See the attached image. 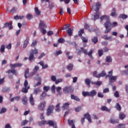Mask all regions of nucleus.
I'll return each mask as SVG.
<instances>
[{
  "mask_svg": "<svg viewBox=\"0 0 128 128\" xmlns=\"http://www.w3.org/2000/svg\"><path fill=\"white\" fill-rule=\"evenodd\" d=\"M81 52L84 54L88 55L90 58V60H94V56H92V54H94V50L91 49L88 52V49H84V48H80Z\"/></svg>",
  "mask_w": 128,
  "mask_h": 128,
  "instance_id": "f257e3e1",
  "label": "nucleus"
},
{
  "mask_svg": "<svg viewBox=\"0 0 128 128\" xmlns=\"http://www.w3.org/2000/svg\"><path fill=\"white\" fill-rule=\"evenodd\" d=\"M46 102L45 101L40 102V103L38 105V110H41L42 112L44 110H46Z\"/></svg>",
  "mask_w": 128,
  "mask_h": 128,
  "instance_id": "f03ea898",
  "label": "nucleus"
},
{
  "mask_svg": "<svg viewBox=\"0 0 128 128\" xmlns=\"http://www.w3.org/2000/svg\"><path fill=\"white\" fill-rule=\"evenodd\" d=\"M54 106L52 105L50 106L46 109V116H52L53 114Z\"/></svg>",
  "mask_w": 128,
  "mask_h": 128,
  "instance_id": "7ed1b4c3",
  "label": "nucleus"
},
{
  "mask_svg": "<svg viewBox=\"0 0 128 128\" xmlns=\"http://www.w3.org/2000/svg\"><path fill=\"white\" fill-rule=\"evenodd\" d=\"M12 21L10 22H6L4 24V26L3 27V28H8L10 30H12Z\"/></svg>",
  "mask_w": 128,
  "mask_h": 128,
  "instance_id": "20e7f679",
  "label": "nucleus"
},
{
  "mask_svg": "<svg viewBox=\"0 0 128 128\" xmlns=\"http://www.w3.org/2000/svg\"><path fill=\"white\" fill-rule=\"evenodd\" d=\"M40 70V66H36L33 70V72H32L30 74V76H34V74H36V72H38V70Z\"/></svg>",
  "mask_w": 128,
  "mask_h": 128,
  "instance_id": "39448f33",
  "label": "nucleus"
},
{
  "mask_svg": "<svg viewBox=\"0 0 128 128\" xmlns=\"http://www.w3.org/2000/svg\"><path fill=\"white\" fill-rule=\"evenodd\" d=\"M6 73L8 74H14V76H18V72H16V70L14 69L9 70L6 72Z\"/></svg>",
  "mask_w": 128,
  "mask_h": 128,
  "instance_id": "423d86ee",
  "label": "nucleus"
},
{
  "mask_svg": "<svg viewBox=\"0 0 128 128\" xmlns=\"http://www.w3.org/2000/svg\"><path fill=\"white\" fill-rule=\"evenodd\" d=\"M22 66V64L17 63L15 64H10V66L11 68H20Z\"/></svg>",
  "mask_w": 128,
  "mask_h": 128,
  "instance_id": "0eeeda50",
  "label": "nucleus"
},
{
  "mask_svg": "<svg viewBox=\"0 0 128 128\" xmlns=\"http://www.w3.org/2000/svg\"><path fill=\"white\" fill-rule=\"evenodd\" d=\"M29 102L31 106H34V96H32V94H30V96L29 98Z\"/></svg>",
  "mask_w": 128,
  "mask_h": 128,
  "instance_id": "6e6552de",
  "label": "nucleus"
},
{
  "mask_svg": "<svg viewBox=\"0 0 128 128\" xmlns=\"http://www.w3.org/2000/svg\"><path fill=\"white\" fill-rule=\"evenodd\" d=\"M46 28V25L44 21L40 20L39 24V28Z\"/></svg>",
  "mask_w": 128,
  "mask_h": 128,
  "instance_id": "1a4fd4ad",
  "label": "nucleus"
},
{
  "mask_svg": "<svg viewBox=\"0 0 128 128\" xmlns=\"http://www.w3.org/2000/svg\"><path fill=\"white\" fill-rule=\"evenodd\" d=\"M100 18V14L96 12L95 15H92V20L96 22V20H98Z\"/></svg>",
  "mask_w": 128,
  "mask_h": 128,
  "instance_id": "9d476101",
  "label": "nucleus"
},
{
  "mask_svg": "<svg viewBox=\"0 0 128 128\" xmlns=\"http://www.w3.org/2000/svg\"><path fill=\"white\" fill-rule=\"evenodd\" d=\"M63 90L64 92L68 93V94L69 92H72V88H70V87H68V86L64 87L63 88Z\"/></svg>",
  "mask_w": 128,
  "mask_h": 128,
  "instance_id": "9b49d317",
  "label": "nucleus"
},
{
  "mask_svg": "<svg viewBox=\"0 0 128 128\" xmlns=\"http://www.w3.org/2000/svg\"><path fill=\"white\" fill-rule=\"evenodd\" d=\"M100 22H102L104 20L106 22L107 20H110V16L107 15H103L100 17Z\"/></svg>",
  "mask_w": 128,
  "mask_h": 128,
  "instance_id": "f8f14e48",
  "label": "nucleus"
},
{
  "mask_svg": "<svg viewBox=\"0 0 128 128\" xmlns=\"http://www.w3.org/2000/svg\"><path fill=\"white\" fill-rule=\"evenodd\" d=\"M84 118H86L88 120L89 122H92V117L90 116V115L87 113L84 115Z\"/></svg>",
  "mask_w": 128,
  "mask_h": 128,
  "instance_id": "ddd939ff",
  "label": "nucleus"
},
{
  "mask_svg": "<svg viewBox=\"0 0 128 128\" xmlns=\"http://www.w3.org/2000/svg\"><path fill=\"white\" fill-rule=\"evenodd\" d=\"M104 26L106 28H110V26H112V23H110V18L106 22L104 23Z\"/></svg>",
  "mask_w": 128,
  "mask_h": 128,
  "instance_id": "4468645a",
  "label": "nucleus"
},
{
  "mask_svg": "<svg viewBox=\"0 0 128 128\" xmlns=\"http://www.w3.org/2000/svg\"><path fill=\"white\" fill-rule=\"evenodd\" d=\"M42 92V90H40V88H36L34 90V92L33 93L34 94H38L39 92Z\"/></svg>",
  "mask_w": 128,
  "mask_h": 128,
  "instance_id": "2eb2a0df",
  "label": "nucleus"
},
{
  "mask_svg": "<svg viewBox=\"0 0 128 128\" xmlns=\"http://www.w3.org/2000/svg\"><path fill=\"white\" fill-rule=\"evenodd\" d=\"M96 90H92L90 92H89V96H96Z\"/></svg>",
  "mask_w": 128,
  "mask_h": 128,
  "instance_id": "dca6fc26",
  "label": "nucleus"
},
{
  "mask_svg": "<svg viewBox=\"0 0 128 128\" xmlns=\"http://www.w3.org/2000/svg\"><path fill=\"white\" fill-rule=\"evenodd\" d=\"M74 31V29H72V28H68V30H66V32L69 36H72V32Z\"/></svg>",
  "mask_w": 128,
  "mask_h": 128,
  "instance_id": "f3484780",
  "label": "nucleus"
},
{
  "mask_svg": "<svg viewBox=\"0 0 128 128\" xmlns=\"http://www.w3.org/2000/svg\"><path fill=\"white\" fill-rule=\"evenodd\" d=\"M69 106H70V103H68V102L65 103L64 104L63 106H62V110H68V108H69Z\"/></svg>",
  "mask_w": 128,
  "mask_h": 128,
  "instance_id": "a211bd4d",
  "label": "nucleus"
},
{
  "mask_svg": "<svg viewBox=\"0 0 128 128\" xmlns=\"http://www.w3.org/2000/svg\"><path fill=\"white\" fill-rule=\"evenodd\" d=\"M46 96V92L44 91L42 94L40 96V100H44Z\"/></svg>",
  "mask_w": 128,
  "mask_h": 128,
  "instance_id": "6ab92c4d",
  "label": "nucleus"
},
{
  "mask_svg": "<svg viewBox=\"0 0 128 128\" xmlns=\"http://www.w3.org/2000/svg\"><path fill=\"white\" fill-rule=\"evenodd\" d=\"M106 73L104 70L102 71L100 74H98V78H104V76H106Z\"/></svg>",
  "mask_w": 128,
  "mask_h": 128,
  "instance_id": "aec40b11",
  "label": "nucleus"
},
{
  "mask_svg": "<svg viewBox=\"0 0 128 128\" xmlns=\"http://www.w3.org/2000/svg\"><path fill=\"white\" fill-rule=\"evenodd\" d=\"M28 90H30V86H28L27 87H24L22 88V92H24V94H26L28 92Z\"/></svg>",
  "mask_w": 128,
  "mask_h": 128,
  "instance_id": "412c9836",
  "label": "nucleus"
},
{
  "mask_svg": "<svg viewBox=\"0 0 128 128\" xmlns=\"http://www.w3.org/2000/svg\"><path fill=\"white\" fill-rule=\"evenodd\" d=\"M28 60H30V62H32L33 60H34V54H32V53H30Z\"/></svg>",
  "mask_w": 128,
  "mask_h": 128,
  "instance_id": "4be33fe9",
  "label": "nucleus"
},
{
  "mask_svg": "<svg viewBox=\"0 0 128 128\" xmlns=\"http://www.w3.org/2000/svg\"><path fill=\"white\" fill-rule=\"evenodd\" d=\"M22 102L24 104L26 105L28 104V98L26 96H24L22 100Z\"/></svg>",
  "mask_w": 128,
  "mask_h": 128,
  "instance_id": "5701e85b",
  "label": "nucleus"
},
{
  "mask_svg": "<svg viewBox=\"0 0 128 128\" xmlns=\"http://www.w3.org/2000/svg\"><path fill=\"white\" fill-rule=\"evenodd\" d=\"M92 42H94V44H96L98 42V36H94L92 38Z\"/></svg>",
  "mask_w": 128,
  "mask_h": 128,
  "instance_id": "b1692460",
  "label": "nucleus"
},
{
  "mask_svg": "<svg viewBox=\"0 0 128 128\" xmlns=\"http://www.w3.org/2000/svg\"><path fill=\"white\" fill-rule=\"evenodd\" d=\"M30 54H38V52L36 48H34V50H32L30 51Z\"/></svg>",
  "mask_w": 128,
  "mask_h": 128,
  "instance_id": "393cba45",
  "label": "nucleus"
},
{
  "mask_svg": "<svg viewBox=\"0 0 128 128\" xmlns=\"http://www.w3.org/2000/svg\"><path fill=\"white\" fill-rule=\"evenodd\" d=\"M71 98L72 100H76L77 102H80V100L78 97L72 94L71 95Z\"/></svg>",
  "mask_w": 128,
  "mask_h": 128,
  "instance_id": "a878e982",
  "label": "nucleus"
},
{
  "mask_svg": "<svg viewBox=\"0 0 128 128\" xmlns=\"http://www.w3.org/2000/svg\"><path fill=\"white\" fill-rule=\"evenodd\" d=\"M124 118H126V114L124 112H120L119 114V118L122 120Z\"/></svg>",
  "mask_w": 128,
  "mask_h": 128,
  "instance_id": "bb28decb",
  "label": "nucleus"
},
{
  "mask_svg": "<svg viewBox=\"0 0 128 128\" xmlns=\"http://www.w3.org/2000/svg\"><path fill=\"white\" fill-rule=\"evenodd\" d=\"M56 124V122H54L52 120H49L47 122V124H48L50 126H54Z\"/></svg>",
  "mask_w": 128,
  "mask_h": 128,
  "instance_id": "cd10ccee",
  "label": "nucleus"
},
{
  "mask_svg": "<svg viewBox=\"0 0 128 128\" xmlns=\"http://www.w3.org/2000/svg\"><path fill=\"white\" fill-rule=\"evenodd\" d=\"M110 82H116V76H112L109 78Z\"/></svg>",
  "mask_w": 128,
  "mask_h": 128,
  "instance_id": "c85d7f7f",
  "label": "nucleus"
},
{
  "mask_svg": "<svg viewBox=\"0 0 128 128\" xmlns=\"http://www.w3.org/2000/svg\"><path fill=\"white\" fill-rule=\"evenodd\" d=\"M72 68H74V65L72 64H69L68 66H66V68L70 70H72Z\"/></svg>",
  "mask_w": 128,
  "mask_h": 128,
  "instance_id": "c756f323",
  "label": "nucleus"
},
{
  "mask_svg": "<svg viewBox=\"0 0 128 128\" xmlns=\"http://www.w3.org/2000/svg\"><path fill=\"white\" fill-rule=\"evenodd\" d=\"M119 18H122V20H126V18H128V15L126 14H121L120 15Z\"/></svg>",
  "mask_w": 128,
  "mask_h": 128,
  "instance_id": "7c9ffc66",
  "label": "nucleus"
},
{
  "mask_svg": "<svg viewBox=\"0 0 128 128\" xmlns=\"http://www.w3.org/2000/svg\"><path fill=\"white\" fill-rule=\"evenodd\" d=\"M60 90H62V88L60 87L56 88V90L58 92V96H60V94H62V92H60Z\"/></svg>",
  "mask_w": 128,
  "mask_h": 128,
  "instance_id": "2f4dec72",
  "label": "nucleus"
},
{
  "mask_svg": "<svg viewBox=\"0 0 128 128\" xmlns=\"http://www.w3.org/2000/svg\"><path fill=\"white\" fill-rule=\"evenodd\" d=\"M115 108L118 110H122V107L120 106V104L116 103L115 106Z\"/></svg>",
  "mask_w": 128,
  "mask_h": 128,
  "instance_id": "473e14b6",
  "label": "nucleus"
},
{
  "mask_svg": "<svg viewBox=\"0 0 128 128\" xmlns=\"http://www.w3.org/2000/svg\"><path fill=\"white\" fill-rule=\"evenodd\" d=\"M106 62H112V58L110 56H108L106 57Z\"/></svg>",
  "mask_w": 128,
  "mask_h": 128,
  "instance_id": "72a5a7b5",
  "label": "nucleus"
},
{
  "mask_svg": "<svg viewBox=\"0 0 128 128\" xmlns=\"http://www.w3.org/2000/svg\"><path fill=\"white\" fill-rule=\"evenodd\" d=\"M28 40L26 39L24 42V44L23 45V48H26V46H28Z\"/></svg>",
  "mask_w": 128,
  "mask_h": 128,
  "instance_id": "f704fd0d",
  "label": "nucleus"
},
{
  "mask_svg": "<svg viewBox=\"0 0 128 128\" xmlns=\"http://www.w3.org/2000/svg\"><path fill=\"white\" fill-rule=\"evenodd\" d=\"M50 90V86H44V90L45 92H48V91Z\"/></svg>",
  "mask_w": 128,
  "mask_h": 128,
  "instance_id": "c9c22d12",
  "label": "nucleus"
},
{
  "mask_svg": "<svg viewBox=\"0 0 128 128\" xmlns=\"http://www.w3.org/2000/svg\"><path fill=\"white\" fill-rule=\"evenodd\" d=\"M48 8H50V10H52V8H54V4L52 2H50L49 4Z\"/></svg>",
  "mask_w": 128,
  "mask_h": 128,
  "instance_id": "e433bc0d",
  "label": "nucleus"
},
{
  "mask_svg": "<svg viewBox=\"0 0 128 128\" xmlns=\"http://www.w3.org/2000/svg\"><path fill=\"white\" fill-rule=\"evenodd\" d=\"M28 72H30V69L28 68H27L26 70H25V72H24V76H25V78H28Z\"/></svg>",
  "mask_w": 128,
  "mask_h": 128,
  "instance_id": "4c0bfd02",
  "label": "nucleus"
},
{
  "mask_svg": "<svg viewBox=\"0 0 128 128\" xmlns=\"http://www.w3.org/2000/svg\"><path fill=\"white\" fill-rule=\"evenodd\" d=\"M34 10H35V13L36 14H37V16H40V11L38 10V8L36 7Z\"/></svg>",
  "mask_w": 128,
  "mask_h": 128,
  "instance_id": "58836bf2",
  "label": "nucleus"
},
{
  "mask_svg": "<svg viewBox=\"0 0 128 128\" xmlns=\"http://www.w3.org/2000/svg\"><path fill=\"white\" fill-rule=\"evenodd\" d=\"M62 54V50H60L59 51H56V52L54 53V56H58Z\"/></svg>",
  "mask_w": 128,
  "mask_h": 128,
  "instance_id": "ea45409f",
  "label": "nucleus"
},
{
  "mask_svg": "<svg viewBox=\"0 0 128 128\" xmlns=\"http://www.w3.org/2000/svg\"><path fill=\"white\" fill-rule=\"evenodd\" d=\"M3 92H6L10 90V88H4L2 89Z\"/></svg>",
  "mask_w": 128,
  "mask_h": 128,
  "instance_id": "a19ab883",
  "label": "nucleus"
},
{
  "mask_svg": "<svg viewBox=\"0 0 128 128\" xmlns=\"http://www.w3.org/2000/svg\"><path fill=\"white\" fill-rule=\"evenodd\" d=\"M126 124H119L116 126V128H125Z\"/></svg>",
  "mask_w": 128,
  "mask_h": 128,
  "instance_id": "79ce46f5",
  "label": "nucleus"
},
{
  "mask_svg": "<svg viewBox=\"0 0 128 128\" xmlns=\"http://www.w3.org/2000/svg\"><path fill=\"white\" fill-rule=\"evenodd\" d=\"M82 94V96H90V92H88L84 91Z\"/></svg>",
  "mask_w": 128,
  "mask_h": 128,
  "instance_id": "37998d69",
  "label": "nucleus"
},
{
  "mask_svg": "<svg viewBox=\"0 0 128 128\" xmlns=\"http://www.w3.org/2000/svg\"><path fill=\"white\" fill-rule=\"evenodd\" d=\"M20 99V96H16V97H14V98H12L11 100H10V102H14V100H19Z\"/></svg>",
  "mask_w": 128,
  "mask_h": 128,
  "instance_id": "c03bdc74",
  "label": "nucleus"
},
{
  "mask_svg": "<svg viewBox=\"0 0 128 128\" xmlns=\"http://www.w3.org/2000/svg\"><path fill=\"white\" fill-rule=\"evenodd\" d=\"M28 120H22L21 123V126H25L26 124H28Z\"/></svg>",
  "mask_w": 128,
  "mask_h": 128,
  "instance_id": "a18cd8bd",
  "label": "nucleus"
},
{
  "mask_svg": "<svg viewBox=\"0 0 128 128\" xmlns=\"http://www.w3.org/2000/svg\"><path fill=\"white\" fill-rule=\"evenodd\" d=\"M6 112V108L3 107L1 109L0 111V114H4V112Z\"/></svg>",
  "mask_w": 128,
  "mask_h": 128,
  "instance_id": "49530a36",
  "label": "nucleus"
},
{
  "mask_svg": "<svg viewBox=\"0 0 128 128\" xmlns=\"http://www.w3.org/2000/svg\"><path fill=\"white\" fill-rule=\"evenodd\" d=\"M68 124H69V126H72L74 125V120H70V119H68Z\"/></svg>",
  "mask_w": 128,
  "mask_h": 128,
  "instance_id": "de8ad7c7",
  "label": "nucleus"
},
{
  "mask_svg": "<svg viewBox=\"0 0 128 128\" xmlns=\"http://www.w3.org/2000/svg\"><path fill=\"white\" fill-rule=\"evenodd\" d=\"M110 16H116V9L114 8L112 10V13L110 14Z\"/></svg>",
  "mask_w": 128,
  "mask_h": 128,
  "instance_id": "09e8293b",
  "label": "nucleus"
},
{
  "mask_svg": "<svg viewBox=\"0 0 128 128\" xmlns=\"http://www.w3.org/2000/svg\"><path fill=\"white\" fill-rule=\"evenodd\" d=\"M85 83L86 84H87V86H90V78H86L85 80Z\"/></svg>",
  "mask_w": 128,
  "mask_h": 128,
  "instance_id": "8fccbe9b",
  "label": "nucleus"
},
{
  "mask_svg": "<svg viewBox=\"0 0 128 128\" xmlns=\"http://www.w3.org/2000/svg\"><path fill=\"white\" fill-rule=\"evenodd\" d=\"M16 12V8L14 7L10 12V14H14Z\"/></svg>",
  "mask_w": 128,
  "mask_h": 128,
  "instance_id": "3c124183",
  "label": "nucleus"
},
{
  "mask_svg": "<svg viewBox=\"0 0 128 128\" xmlns=\"http://www.w3.org/2000/svg\"><path fill=\"white\" fill-rule=\"evenodd\" d=\"M36 44H37L36 40H33L32 42V44H31L32 48H34V46H36Z\"/></svg>",
  "mask_w": 128,
  "mask_h": 128,
  "instance_id": "603ef678",
  "label": "nucleus"
},
{
  "mask_svg": "<svg viewBox=\"0 0 128 128\" xmlns=\"http://www.w3.org/2000/svg\"><path fill=\"white\" fill-rule=\"evenodd\" d=\"M66 42H68V44H72V46H76V43L74 42H71L70 40H68V41H66Z\"/></svg>",
  "mask_w": 128,
  "mask_h": 128,
  "instance_id": "864d4df0",
  "label": "nucleus"
},
{
  "mask_svg": "<svg viewBox=\"0 0 128 128\" xmlns=\"http://www.w3.org/2000/svg\"><path fill=\"white\" fill-rule=\"evenodd\" d=\"M5 48H6V46H4V45L1 46L0 48V52H4Z\"/></svg>",
  "mask_w": 128,
  "mask_h": 128,
  "instance_id": "5fc2aeb1",
  "label": "nucleus"
},
{
  "mask_svg": "<svg viewBox=\"0 0 128 128\" xmlns=\"http://www.w3.org/2000/svg\"><path fill=\"white\" fill-rule=\"evenodd\" d=\"M98 56L100 57L102 56L104 54V51L102 50H98Z\"/></svg>",
  "mask_w": 128,
  "mask_h": 128,
  "instance_id": "6e6d98bb",
  "label": "nucleus"
},
{
  "mask_svg": "<svg viewBox=\"0 0 128 128\" xmlns=\"http://www.w3.org/2000/svg\"><path fill=\"white\" fill-rule=\"evenodd\" d=\"M112 76V70L108 72V74L106 76V78H110Z\"/></svg>",
  "mask_w": 128,
  "mask_h": 128,
  "instance_id": "4d7b16f0",
  "label": "nucleus"
},
{
  "mask_svg": "<svg viewBox=\"0 0 128 128\" xmlns=\"http://www.w3.org/2000/svg\"><path fill=\"white\" fill-rule=\"evenodd\" d=\"M81 38H82L83 42H88V38L82 36Z\"/></svg>",
  "mask_w": 128,
  "mask_h": 128,
  "instance_id": "13d9d810",
  "label": "nucleus"
},
{
  "mask_svg": "<svg viewBox=\"0 0 128 128\" xmlns=\"http://www.w3.org/2000/svg\"><path fill=\"white\" fill-rule=\"evenodd\" d=\"M40 30L42 34H46V30H45L44 28H40Z\"/></svg>",
  "mask_w": 128,
  "mask_h": 128,
  "instance_id": "bf43d9fd",
  "label": "nucleus"
},
{
  "mask_svg": "<svg viewBox=\"0 0 128 128\" xmlns=\"http://www.w3.org/2000/svg\"><path fill=\"white\" fill-rule=\"evenodd\" d=\"M26 18L28 20H32V15L31 14H27Z\"/></svg>",
  "mask_w": 128,
  "mask_h": 128,
  "instance_id": "052dcab7",
  "label": "nucleus"
},
{
  "mask_svg": "<svg viewBox=\"0 0 128 128\" xmlns=\"http://www.w3.org/2000/svg\"><path fill=\"white\" fill-rule=\"evenodd\" d=\"M110 122L114 124H116V122H117V123L118 122H117L114 119L111 118V119H110Z\"/></svg>",
  "mask_w": 128,
  "mask_h": 128,
  "instance_id": "680f3d73",
  "label": "nucleus"
},
{
  "mask_svg": "<svg viewBox=\"0 0 128 128\" xmlns=\"http://www.w3.org/2000/svg\"><path fill=\"white\" fill-rule=\"evenodd\" d=\"M80 110H82V107L78 106L75 108V112H78Z\"/></svg>",
  "mask_w": 128,
  "mask_h": 128,
  "instance_id": "e2e57ef3",
  "label": "nucleus"
},
{
  "mask_svg": "<svg viewBox=\"0 0 128 128\" xmlns=\"http://www.w3.org/2000/svg\"><path fill=\"white\" fill-rule=\"evenodd\" d=\"M102 110H106V112H108V108H107L106 106H102Z\"/></svg>",
  "mask_w": 128,
  "mask_h": 128,
  "instance_id": "0e129e2a",
  "label": "nucleus"
},
{
  "mask_svg": "<svg viewBox=\"0 0 128 128\" xmlns=\"http://www.w3.org/2000/svg\"><path fill=\"white\" fill-rule=\"evenodd\" d=\"M82 34H84V29H81L78 32V36H82Z\"/></svg>",
  "mask_w": 128,
  "mask_h": 128,
  "instance_id": "69168bd1",
  "label": "nucleus"
},
{
  "mask_svg": "<svg viewBox=\"0 0 128 128\" xmlns=\"http://www.w3.org/2000/svg\"><path fill=\"white\" fill-rule=\"evenodd\" d=\"M110 30H112V28H106V30L104 31V34H108Z\"/></svg>",
  "mask_w": 128,
  "mask_h": 128,
  "instance_id": "338daca9",
  "label": "nucleus"
},
{
  "mask_svg": "<svg viewBox=\"0 0 128 128\" xmlns=\"http://www.w3.org/2000/svg\"><path fill=\"white\" fill-rule=\"evenodd\" d=\"M6 48H7L8 50H11L12 49L11 43H10L8 45L6 46Z\"/></svg>",
  "mask_w": 128,
  "mask_h": 128,
  "instance_id": "774afa93",
  "label": "nucleus"
}]
</instances>
